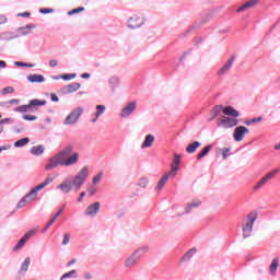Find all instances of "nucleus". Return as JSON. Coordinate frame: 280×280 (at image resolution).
Masks as SVG:
<instances>
[{
  "label": "nucleus",
  "instance_id": "41",
  "mask_svg": "<svg viewBox=\"0 0 280 280\" xmlns=\"http://www.w3.org/2000/svg\"><path fill=\"white\" fill-rule=\"evenodd\" d=\"M40 14H51L54 9H39Z\"/></svg>",
  "mask_w": 280,
  "mask_h": 280
},
{
  "label": "nucleus",
  "instance_id": "34",
  "mask_svg": "<svg viewBox=\"0 0 280 280\" xmlns=\"http://www.w3.org/2000/svg\"><path fill=\"white\" fill-rule=\"evenodd\" d=\"M43 154H45V145L39 144L36 147V156H40Z\"/></svg>",
  "mask_w": 280,
  "mask_h": 280
},
{
  "label": "nucleus",
  "instance_id": "44",
  "mask_svg": "<svg viewBox=\"0 0 280 280\" xmlns=\"http://www.w3.org/2000/svg\"><path fill=\"white\" fill-rule=\"evenodd\" d=\"M109 83L113 85V86H117V84H119V79H117V78H112L110 80H109Z\"/></svg>",
  "mask_w": 280,
  "mask_h": 280
},
{
  "label": "nucleus",
  "instance_id": "35",
  "mask_svg": "<svg viewBox=\"0 0 280 280\" xmlns=\"http://www.w3.org/2000/svg\"><path fill=\"white\" fill-rule=\"evenodd\" d=\"M79 12H84V7H79L68 12L69 16H73V14H79Z\"/></svg>",
  "mask_w": 280,
  "mask_h": 280
},
{
  "label": "nucleus",
  "instance_id": "5",
  "mask_svg": "<svg viewBox=\"0 0 280 280\" xmlns=\"http://www.w3.org/2000/svg\"><path fill=\"white\" fill-rule=\"evenodd\" d=\"M82 113H84V109H82V107L75 108L69 114V116L66 117L65 124L67 126L75 124L78 119H80V115H82Z\"/></svg>",
  "mask_w": 280,
  "mask_h": 280
},
{
  "label": "nucleus",
  "instance_id": "45",
  "mask_svg": "<svg viewBox=\"0 0 280 280\" xmlns=\"http://www.w3.org/2000/svg\"><path fill=\"white\" fill-rule=\"evenodd\" d=\"M23 117H24V119H26L27 121H34V119H36V116H32V115H24Z\"/></svg>",
  "mask_w": 280,
  "mask_h": 280
},
{
  "label": "nucleus",
  "instance_id": "59",
  "mask_svg": "<svg viewBox=\"0 0 280 280\" xmlns=\"http://www.w3.org/2000/svg\"><path fill=\"white\" fill-rule=\"evenodd\" d=\"M220 108H222V106H217V107H215V113H214V115H215V116H218V115H219V110H220Z\"/></svg>",
  "mask_w": 280,
  "mask_h": 280
},
{
  "label": "nucleus",
  "instance_id": "20",
  "mask_svg": "<svg viewBox=\"0 0 280 280\" xmlns=\"http://www.w3.org/2000/svg\"><path fill=\"white\" fill-rule=\"evenodd\" d=\"M200 145H202V143H200L199 141L191 142L186 147V152L188 154H195V152L198 150V148H200Z\"/></svg>",
  "mask_w": 280,
  "mask_h": 280
},
{
  "label": "nucleus",
  "instance_id": "3",
  "mask_svg": "<svg viewBox=\"0 0 280 280\" xmlns=\"http://www.w3.org/2000/svg\"><path fill=\"white\" fill-rule=\"evenodd\" d=\"M257 214L250 213L247 215L245 224L243 225V237H250V233H253V226H255Z\"/></svg>",
  "mask_w": 280,
  "mask_h": 280
},
{
  "label": "nucleus",
  "instance_id": "9",
  "mask_svg": "<svg viewBox=\"0 0 280 280\" xmlns=\"http://www.w3.org/2000/svg\"><path fill=\"white\" fill-rule=\"evenodd\" d=\"M144 21L142 16L133 15L128 20V27H130V30H138V27H141Z\"/></svg>",
  "mask_w": 280,
  "mask_h": 280
},
{
  "label": "nucleus",
  "instance_id": "56",
  "mask_svg": "<svg viewBox=\"0 0 280 280\" xmlns=\"http://www.w3.org/2000/svg\"><path fill=\"white\" fill-rule=\"evenodd\" d=\"M18 16H30V12L19 13Z\"/></svg>",
  "mask_w": 280,
  "mask_h": 280
},
{
  "label": "nucleus",
  "instance_id": "16",
  "mask_svg": "<svg viewBox=\"0 0 280 280\" xmlns=\"http://www.w3.org/2000/svg\"><path fill=\"white\" fill-rule=\"evenodd\" d=\"M233 62H235V56H232L226 63L219 70V75H224L231 67H233Z\"/></svg>",
  "mask_w": 280,
  "mask_h": 280
},
{
  "label": "nucleus",
  "instance_id": "60",
  "mask_svg": "<svg viewBox=\"0 0 280 280\" xmlns=\"http://www.w3.org/2000/svg\"><path fill=\"white\" fill-rule=\"evenodd\" d=\"M10 104H19V101L18 100H11Z\"/></svg>",
  "mask_w": 280,
  "mask_h": 280
},
{
  "label": "nucleus",
  "instance_id": "11",
  "mask_svg": "<svg viewBox=\"0 0 280 280\" xmlns=\"http://www.w3.org/2000/svg\"><path fill=\"white\" fill-rule=\"evenodd\" d=\"M36 108V100H32L28 105H22L15 108L18 113H34Z\"/></svg>",
  "mask_w": 280,
  "mask_h": 280
},
{
  "label": "nucleus",
  "instance_id": "12",
  "mask_svg": "<svg viewBox=\"0 0 280 280\" xmlns=\"http://www.w3.org/2000/svg\"><path fill=\"white\" fill-rule=\"evenodd\" d=\"M180 165V155L175 154L174 155V160H173V164H172V168L168 172V174L171 176H176V173L178 172V166Z\"/></svg>",
  "mask_w": 280,
  "mask_h": 280
},
{
  "label": "nucleus",
  "instance_id": "10",
  "mask_svg": "<svg viewBox=\"0 0 280 280\" xmlns=\"http://www.w3.org/2000/svg\"><path fill=\"white\" fill-rule=\"evenodd\" d=\"M135 110H137V103L131 102L126 107L122 108L120 117H122V118L130 117V115H132V113H135Z\"/></svg>",
  "mask_w": 280,
  "mask_h": 280
},
{
  "label": "nucleus",
  "instance_id": "62",
  "mask_svg": "<svg viewBox=\"0 0 280 280\" xmlns=\"http://www.w3.org/2000/svg\"><path fill=\"white\" fill-rule=\"evenodd\" d=\"M31 152H32V154H36V148H33V149L31 150Z\"/></svg>",
  "mask_w": 280,
  "mask_h": 280
},
{
  "label": "nucleus",
  "instance_id": "52",
  "mask_svg": "<svg viewBox=\"0 0 280 280\" xmlns=\"http://www.w3.org/2000/svg\"><path fill=\"white\" fill-rule=\"evenodd\" d=\"M50 97L52 102H59V98L56 94H50Z\"/></svg>",
  "mask_w": 280,
  "mask_h": 280
},
{
  "label": "nucleus",
  "instance_id": "46",
  "mask_svg": "<svg viewBox=\"0 0 280 280\" xmlns=\"http://www.w3.org/2000/svg\"><path fill=\"white\" fill-rule=\"evenodd\" d=\"M100 180H102V175H96L93 177L94 185H97V183H100Z\"/></svg>",
  "mask_w": 280,
  "mask_h": 280
},
{
  "label": "nucleus",
  "instance_id": "27",
  "mask_svg": "<svg viewBox=\"0 0 280 280\" xmlns=\"http://www.w3.org/2000/svg\"><path fill=\"white\" fill-rule=\"evenodd\" d=\"M50 183H54V178L47 177L42 184L36 186V191H40L42 189H45L47 185H50Z\"/></svg>",
  "mask_w": 280,
  "mask_h": 280
},
{
  "label": "nucleus",
  "instance_id": "47",
  "mask_svg": "<svg viewBox=\"0 0 280 280\" xmlns=\"http://www.w3.org/2000/svg\"><path fill=\"white\" fill-rule=\"evenodd\" d=\"M46 104H47V101L36 100V106H45Z\"/></svg>",
  "mask_w": 280,
  "mask_h": 280
},
{
  "label": "nucleus",
  "instance_id": "28",
  "mask_svg": "<svg viewBox=\"0 0 280 280\" xmlns=\"http://www.w3.org/2000/svg\"><path fill=\"white\" fill-rule=\"evenodd\" d=\"M196 255V248H190L184 256L182 257V261H189L191 257Z\"/></svg>",
  "mask_w": 280,
  "mask_h": 280
},
{
  "label": "nucleus",
  "instance_id": "24",
  "mask_svg": "<svg viewBox=\"0 0 280 280\" xmlns=\"http://www.w3.org/2000/svg\"><path fill=\"white\" fill-rule=\"evenodd\" d=\"M279 268V258H275L271 261V265L269 267V272L272 277H275L277 275V269Z\"/></svg>",
  "mask_w": 280,
  "mask_h": 280
},
{
  "label": "nucleus",
  "instance_id": "40",
  "mask_svg": "<svg viewBox=\"0 0 280 280\" xmlns=\"http://www.w3.org/2000/svg\"><path fill=\"white\" fill-rule=\"evenodd\" d=\"M259 121H261V117L253 118L246 122V126H250V124H258Z\"/></svg>",
  "mask_w": 280,
  "mask_h": 280
},
{
  "label": "nucleus",
  "instance_id": "33",
  "mask_svg": "<svg viewBox=\"0 0 280 280\" xmlns=\"http://www.w3.org/2000/svg\"><path fill=\"white\" fill-rule=\"evenodd\" d=\"M219 152H221L222 158L226 160L229 159V153L231 152V148L219 149Z\"/></svg>",
  "mask_w": 280,
  "mask_h": 280
},
{
  "label": "nucleus",
  "instance_id": "36",
  "mask_svg": "<svg viewBox=\"0 0 280 280\" xmlns=\"http://www.w3.org/2000/svg\"><path fill=\"white\" fill-rule=\"evenodd\" d=\"M14 65H15V67H27L30 69H32V67H34V63H25L23 61H15Z\"/></svg>",
  "mask_w": 280,
  "mask_h": 280
},
{
  "label": "nucleus",
  "instance_id": "43",
  "mask_svg": "<svg viewBox=\"0 0 280 280\" xmlns=\"http://www.w3.org/2000/svg\"><path fill=\"white\" fill-rule=\"evenodd\" d=\"M62 80H73V78H75V74H63Z\"/></svg>",
  "mask_w": 280,
  "mask_h": 280
},
{
  "label": "nucleus",
  "instance_id": "39",
  "mask_svg": "<svg viewBox=\"0 0 280 280\" xmlns=\"http://www.w3.org/2000/svg\"><path fill=\"white\" fill-rule=\"evenodd\" d=\"M70 240H71V234L66 233V234L63 235V241H62L63 246H67V244H69V241H70Z\"/></svg>",
  "mask_w": 280,
  "mask_h": 280
},
{
  "label": "nucleus",
  "instance_id": "32",
  "mask_svg": "<svg viewBox=\"0 0 280 280\" xmlns=\"http://www.w3.org/2000/svg\"><path fill=\"white\" fill-rule=\"evenodd\" d=\"M149 184H150V180L145 177L140 178L139 182H138V186L141 189H145V187H148Z\"/></svg>",
  "mask_w": 280,
  "mask_h": 280
},
{
  "label": "nucleus",
  "instance_id": "23",
  "mask_svg": "<svg viewBox=\"0 0 280 280\" xmlns=\"http://www.w3.org/2000/svg\"><path fill=\"white\" fill-rule=\"evenodd\" d=\"M154 143V136L152 135H148L143 141V143L141 144L142 149L145 148H152V144Z\"/></svg>",
  "mask_w": 280,
  "mask_h": 280
},
{
  "label": "nucleus",
  "instance_id": "29",
  "mask_svg": "<svg viewBox=\"0 0 280 280\" xmlns=\"http://www.w3.org/2000/svg\"><path fill=\"white\" fill-rule=\"evenodd\" d=\"M62 211H65V209H62V208L59 209V211L47 223L45 230L49 229V226H51V224H54V222H56V220H58V218H60V215H62Z\"/></svg>",
  "mask_w": 280,
  "mask_h": 280
},
{
  "label": "nucleus",
  "instance_id": "30",
  "mask_svg": "<svg viewBox=\"0 0 280 280\" xmlns=\"http://www.w3.org/2000/svg\"><path fill=\"white\" fill-rule=\"evenodd\" d=\"M200 205H202V201H200L198 199L192 200L190 203L187 205L186 211L189 212V211H191V209H194L196 207H200Z\"/></svg>",
  "mask_w": 280,
  "mask_h": 280
},
{
  "label": "nucleus",
  "instance_id": "64",
  "mask_svg": "<svg viewBox=\"0 0 280 280\" xmlns=\"http://www.w3.org/2000/svg\"><path fill=\"white\" fill-rule=\"evenodd\" d=\"M52 80H60V77H52Z\"/></svg>",
  "mask_w": 280,
  "mask_h": 280
},
{
  "label": "nucleus",
  "instance_id": "50",
  "mask_svg": "<svg viewBox=\"0 0 280 280\" xmlns=\"http://www.w3.org/2000/svg\"><path fill=\"white\" fill-rule=\"evenodd\" d=\"M49 66L50 67H58V60H56V59L50 60Z\"/></svg>",
  "mask_w": 280,
  "mask_h": 280
},
{
  "label": "nucleus",
  "instance_id": "38",
  "mask_svg": "<svg viewBox=\"0 0 280 280\" xmlns=\"http://www.w3.org/2000/svg\"><path fill=\"white\" fill-rule=\"evenodd\" d=\"M2 95H8L10 93H14V88L8 86L1 90Z\"/></svg>",
  "mask_w": 280,
  "mask_h": 280
},
{
  "label": "nucleus",
  "instance_id": "26",
  "mask_svg": "<svg viewBox=\"0 0 280 280\" xmlns=\"http://www.w3.org/2000/svg\"><path fill=\"white\" fill-rule=\"evenodd\" d=\"M30 268V258H25V260L22 262L19 276L22 277L25 272H27V269Z\"/></svg>",
  "mask_w": 280,
  "mask_h": 280
},
{
  "label": "nucleus",
  "instance_id": "54",
  "mask_svg": "<svg viewBox=\"0 0 280 280\" xmlns=\"http://www.w3.org/2000/svg\"><path fill=\"white\" fill-rule=\"evenodd\" d=\"M7 63L3 60H0V69H5Z\"/></svg>",
  "mask_w": 280,
  "mask_h": 280
},
{
  "label": "nucleus",
  "instance_id": "18",
  "mask_svg": "<svg viewBox=\"0 0 280 280\" xmlns=\"http://www.w3.org/2000/svg\"><path fill=\"white\" fill-rule=\"evenodd\" d=\"M170 176H172V175L170 173H167L161 177L158 185L155 186V191H161L163 189V187H165V183H167V180H170Z\"/></svg>",
  "mask_w": 280,
  "mask_h": 280
},
{
  "label": "nucleus",
  "instance_id": "7",
  "mask_svg": "<svg viewBox=\"0 0 280 280\" xmlns=\"http://www.w3.org/2000/svg\"><path fill=\"white\" fill-rule=\"evenodd\" d=\"M33 200H36V188H32V190L18 203V209L27 207Z\"/></svg>",
  "mask_w": 280,
  "mask_h": 280
},
{
  "label": "nucleus",
  "instance_id": "2",
  "mask_svg": "<svg viewBox=\"0 0 280 280\" xmlns=\"http://www.w3.org/2000/svg\"><path fill=\"white\" fill-rule=\"evenodd\" d=\"M86 178H89V166L81 168L73 179L71 177L66 178L63 183L57 186V189H60L63 194H69L72 189L79 191L81 185H84L86 182Z\"/></svg>",
  "mask_w": 280,
  "mask_h": 280
},
{
  "label": "nucleus",
  "instance_id": "6",
  "mask_svg": "<svg viewBox=\"0 0 280 280\" xmlns=\"http://www.w3.org/2000/svg\"><path fill=\"white\" fill-rule=\"evenodd\" d=\"M248 132H250V130H248V128H246L245 126L236 127L233 132L234 141H244V137H246Z\"/></svg>",
  "mask_w": 280,
  "mask_h": 280
},
{
  "label": "nucleus",
  "instance_id": "51",
  "mask_svg": "<svg viewBox=\"0 0 280 280\" xmlns=\"http://www.w3.org/2000/svg\"><path fill=\"white\" fill-rule=\"evenodd\" d=\"M8 21V18L4 15H0V25H3Z\"/></svg>",
  "mask_w": 280,
  "mask_h": 280
},
{
  "label": "nucleus",
  "instance_id": "57",
  "mask_svg": "<svg viewBox=\"0 0 280 280\" xmlns=\"http://www.w3.org/2000/svg\"><path fill=\"white\" fill-rule=\"evenodd\" d=\"M75 261H77L75 259H72V260H70V261L67 264V266H68V267H71V266H73V264H75Z\"/></svg>",
  "mask_w": 280,
  "mask_h": 280
},
{
  "label": "nucleus",
  "instance_id": "15",
  "mask_svg": "<svg viewBox=\"0 0 280 280\" xmlns=\"http://www.w3.org/2000/svg\"><path fill=\"white\" fill-rule=\"evenodd\" d=\"M223 115H226L228 117H240V112H237L232 106H225L222 109Z\"/></svg>",
  "mask_w": 280,
  "mask_h": 280
},
{
  "label": "nucleus",
  "instance_id": "48",
  "mask_svg": "<svg viewBox=\"0 0 280 280\" xmlns=\"http://www.w3.org/2000/svg\"><path fill=\"white\" fill-rule=\"evenodd\" d=\"M28 82H36V74H31L27 77Z\"/></svg>",
  "mask_w": 280,
  "mask_h": 280
},
{
  "label": "nucleus",
  "instance_id": "53",
  "mask_svg": "<svg viewBox=\"0 0 280 280\" xmlns=\"http://www.w3.org/2000/svg\"><path fill=\"white\" fill-rule=\"evenodd\" d=\"M86 196V192H81L80 198L78 199V202H82V199Z\"/></svg>",
  "mask_w": 280,
  "mask_h": 280
},
{
  "label": "nucleus",
  "instance_id": "21",
  "mask_svg": "<svg viewBox=\"0 0 280 280\" xmlns=\"http://www.w3.org/2000/svg\"><path fill=\"white\" fill-rule=\"evenodd\" d=\"M137 261H139V256H137V253H135L126 260L125 266L127 268H132V266H136Z\"/></svg>",
  "mask_w": 280,
  "mask_h": 280
},
{
  "label": "nucleus",
  "instance_id": "37",
  "mask_svg": "<svg viewBox=\"0 0 280 280\" xmlns=\"http://www.w3.org/2000/svg\"><path fill=\"white\" fill-rule=\"evenodd\" d=\"M75 269L69 271V272H66L61 276L60 280H65V279H69V277H73V275H75Z\"/></svg>",
  "mask_w": 280,
  "mask_h": 280
},
{
  "label": "nucleus",
  "instance_id": "14",
  "mask_svg": "<svg viewBox=\"0 0 280 280\" xmlns=\"http://www.w3.org/2000/svg\"><path fill=\"white\" fill-rule=\"evenodd\" d=\"M100 211V202H94L90 205L85 210V215H97Z\"/></svg>",
  "mask_w": 280,
  "mask_h": 280
},
{
  "label": "nucleus",
  "instance_id": "63",
  "mask_svg": "<svg viewBox=\"0 0 280 280\" xmlns=\"http://www.w3.org/2000/svg\"><path fill=\"white\" fill-rule=\"evenodd\" d=\"M275 150H280V143L275 147Z\"/></svg>",
  "mask_w": 280,
  "mask_h": 280
},
{
  "label": "nucleus",
  "instance_id": "13",
  "mask_svg": "<svg viewBox=\"0 0 280 280\" xmlns=\"http://www.w3.org/2000/svg\"><path fill=\"white\" fill-rule=\"evenodd\" d=\"M257 3H259V0H249L247 2H245L243 5H241L236 12H246V10H250V8H255V5H257Z\"/></svg>",
  "mask_w": 280,
  "mask_h": 280
},
{
  "label": "nucleus",
  "instance_id": "8",
  "mask_svg": "<svg viewBox=\"0 0 280 280\" xmlns=\"http://www.w3.org/2000/svg\"><path fill=\"white\" fill-rule=\"evenodd\" d=\"M36 235V231L31 230L27 232L16 244V246L13 247L14 253H18V250H21L25 244L30 241V237H34Z\"/></svg>",
  "mask_w": 280,
  "mask_h": 280
},
{
  "label": "nucleus",
  "instance_id": "55",
  "mask_svg": "<svg viewBox=\"0 0 280 280\" xmlns=\"http://www.w3.org/2000/svg\"><path fill=\"white\" fill-rule=\"evenodd\" d=\"M81 78H83V80H89V78H91V74H89V73H83V74L81 75Z\"/></svg>",
  "mask_w": 280,
  "mask_h": 280
},
{
  "label": "nucleus",
  "instance_id": "61",
  "mask_svg": "<svg viewBox=\"0 0 280 280\" xmlns=\"http://www.w3.org/2000/svg\"><path fill=\"white\" fill-rule=\"evenodd\" d=\"M1 132H3V125H2V122H0V135H1Z\"/></svg>",
  "mask_w": 280,
  "mask_h": 280
},
{
  "label": "nucleus",
  "instance_id": "17",
  "mask_svg": "<svg viewBox=\"0 0 280 280\" xmlns=\"http://www.w3.org/2000/svg\"><path fill=\"white\" fill-rule=\"evenodd\" d=\"M221 124L225 126V128H233V126H237V118L223 117Z\"/></svg>",
  "mask_w": 280,
  "mask_h": 280
},
{
  "label": "nucleus",
  "instance_id": "25",
  "mask_svg": "<svg viewBox=\"0 0 280 280\" xmlns=\"http://www.w3.org/2000/svg\"><path fill=\"white\" fill-rule=\"evenodd\" d=\"M212 145L205 147L198 154H197V161H200L201 159H205L209 152H211Z\"/></svg>",
  "mask_w": 280,
  "mask_h": 280
},
{
  "label": "nucleus",
  "instance_id": "31",
  "mask_svg": "<svg viewBox=\"0 0 280 280\" xmlns=\"http://www.w3.org/2000/svg\"><path fill=\"white\" fill-rule=\"evenodd\" d=\"M30 142V138H22L14 142V148H23L24 145H27Z\"/></svg>",
  "mask_w": 280,
  "mask_h": 280
},
{
  "label": "nucleus",
  "instance_id": "42",
  "mask_svg": "<svg viewBox=\"0 0 280 280\" xmlns=\"http://www.w3.org/2000/svg\"><path fill=\"white\" fill-rule=\"evenodd\" d=\"M88 191H89L90 196H95V194L97 192V188L91 187V188H88Z\"/></svg>",
  "mask_w": 280,
  "mask_h": 280
},
{
  "label": "nucleus",
  "instance_id": "58",
  "mask_svg": "<svg viewBox=\"0 0 280 280\" xmlns=\"http://www.w3.org/2000/svg\"><path fill=\"white\" fill-rule=\"evenodd\" d=\"M84 278H85V279H93V276H92L91 273H85V275H84Z\"/></svg>",
  "mask_w": 280,
  "mask_h": 280
},
{
  "label": "nucleus",
  "instance_id": "4",
  "mask_svg": "<svg viewBox=\"0 0 280 280\" xmlns=\"http://www.w3.org/2000/svg\"><path fill=\"white\" fill-rule=\"evenodd\" d=\"M280 170L275 168L271 172L267 173L265 176L261 177V179L254 186V191H257L258 189H261L266 183L269 180H272L277 174H279Z\"/></svg>",
  "mask_w": 280,
  "mask_h": 280
},
{
  "label": "nucleus",
  "instance_id": "19",
  "mask_svg": "<svg viewBox=\"0 0 280 280\" xmlns=\"http://www.w3.org/2000/svg\"><path fill=\"white\" fill-rule=\"evenodd\" d=\"M75 91H80V83H71L62 88L63 93H75Z\"/></svg>",
  "mask_w": 280,
  "mask_h": 280
},
{
  "label": "nucleus",
  "instance_id": "1",
  "mask_svg": "<svg viewBox=\"0 0 280 280\" xmlns=\"http://www.w3.org/2000/svg\"><path fill=\"white\" fill-rule=\"evenodd\" d=\"M80 161V153L74 151L73 145L68 144L60 152L52 155L48 163L45 166V170H54L58 167V165H65L66 167H70V165H75Z\"/></svg>",
  "mask_w": 280,
  "mask_h": 280
},
{
  "label": "nucleus",
  "instance_id": "22",
  "mask_svg": "<svg viewBox=\"0 0 280 280\" xmlns=\"http://www.w3.org/2000/svg\"><path fill=\"white\" fill-rule=\"evenodd\" d=\"M104 110H106V106H104V105L96 106V113L94 114V118L92 119L93 124H95V121H97V119H100L101 115H104Z\"/></svg>",
  "mask_w": 280,
  "mask_h": 280
},
{
  "label": "nucleus",
  "instance_id": "49",
  "mask_svg": "<svg viewBox=\"0 0 280 280\" xmlns=\"http://www.w3.org/2000/svg\"><path fill=\"white\" fill-rule=\"evenodd\" d=\"M36 82H45V77H43L42 74H37Z\"/></svg>",
  "mask_w": 280,
  "mask_h": 280
}]
</instances>
